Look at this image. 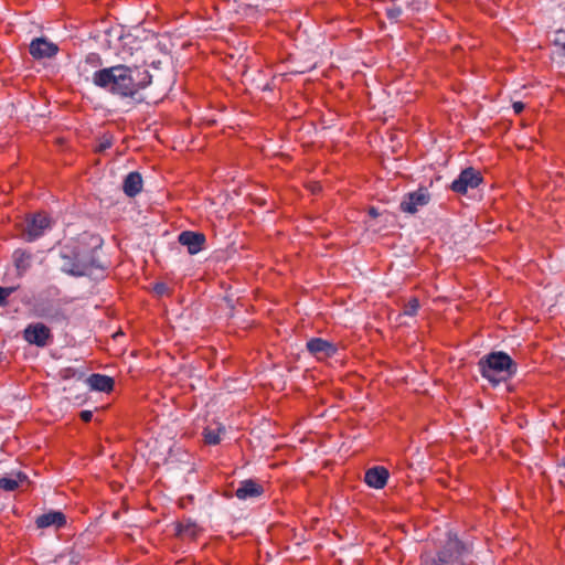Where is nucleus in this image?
<instances>
[{
  "instance_id": "nucleus-6",
  "label": "nucleus",
  "mask_w": 565,
  "mask_h": 565,
  "mask_svg": "<svg viewBox=\"0 0 565 565\" xmlns=\"http://www.w3.org/2000/svg\"><path fill=\"white\" fill-rule=\"evenodd\" d=\"M481 182L482 177L480 172L473 168H467L452 181L450 189L458 194H466L469 189L478 188Z\"/></svg>"
},
{
  "instance_id": "nucleus-15",
  "label": "nucleus",
  "mask_w": 565,
  "mask_h": 565,
  "mask_svg": "<svg viewBox=\"0 0 565 565\" xmlns=\"http://www.w3.org/2000/svg\"><path fill=\"white\" fill-rule=\"evenodd\" d=\"M88 386L90 387V390L93 391H97V392H105V393H108L113 390L114 387V380L107 375H103V374H92L87 380H86Z\"/></svg>"
},
{
  "instance_id": "nucleus-19",
  "label": "nucleus",
  "mask_w": 565,
  "mask_h": 565,
  "mask_svg": "<svg viewBox=\"0 0 565 565\" xmlns=\"http://www.w3.org/2000/svg\"><path fill=\"white\" fill-rule=\"evenodd\" d=\"M25 476L18 473L17 478L2 477L0 478V489L4 491H13L19 487V483Z\"/></svg>"
},
{
  "instance_id": "nucleus-16",
  "label": "nucleus",
  "mask_w": 565,
  "mask_h": 565,
  "mask_svg": "<svg viewBox=\"0 0 565 565\" xmlns=\"http://www.w3.org/2000/svg\"><path fill=\"white\" fill-rule=\"evenodd\" d=\"M124 192L132 198L142 190V178L138 172H130L124 180Z\"/></svg>"
},
{
  "instance_id": "nucleus-13",
  "label": "nucleus",
  "mask_w": 565,
  "mask_h": 565,
  "mask_svg": "<svg viewBox=\"0 0 565 565\" xmlns=\"http://www.w3.org/2000/svg\"><path fill=\"white\" fill-rule=\"evenodd\" d=\"M263 493V487L254 480H244L235 491V495L241 500L259 497Z\"/></svg>"
},
{
  "instance_id": "nucleus-27",
  "label": "nucleus",
  "mask_w": 565,
  "mask_h": 565,
  "mask_svg": "<svg viewBox=\"0 0 565 565\" xmlns=\"http://www.w3.org/2000/svg\"><path fill=\"white\" fill-rule=\"evenodd\" d=\"M92 417H93V413L90 411H83V412H81L82 420L87 423V422H89L92 419Z\"/></svg>"
},
{
  "instance_id": "nucleus-11",
  "label": "nucleus",
  "mask_w": 565,
  "mask_h": 565,
  "mask_svg": "<svg viewBox=\"0 0 565 565\" xmlns=\"http://www.w3.org/2000/svg\"><path fill=\"white\" fill-rule=\"evenodd\" d=\"M388 477L386 468L376 466L366 470L364 481L371 488L382 489L386 486Z\"/></svg>"
},
{
  "instance_id": "nucleus-17",
  "label": "nucleus",
  "mask_w": 565,
  "mask_h": 565,
  "mask_svg": "<svg viewBox=\"0 0 565 565\" xmlns=\"http://www.w3.org/2000/svg\"><path fill=\"white\" fill-rule=\"evenodd\" d=\"M199 532V526L191 521H185L178 525V534L181 537L195 539Z\"/></svg>"
},
{
  "instance_id": "nucleus-28",
  "label": "nucleus",
  "mask_w": 565,
  "mask_h": 565,
  "mask_svg": "<svg viewBox=\"0 0 565 565\" xmlns=\"http://www.w3.org/2000/svg\"><path fill=\"white\" fill-rule=\"evenodd\" d=\"M109 147H110V142L109 141L100 143V150H104V149L109 148Z\"/></svg>"
},
{
  "instance_id": "nucleus-5",
  "label": "nucleus",
  "mask_w": 565,
  "mask_h": 565,
  "mask_svg": "<svg viewBox=\"0 0 565 565\" xmlns=\"http://www.w3.org/2000/svg\"><path fill=\"white\" fill-rule=\"evenodd\" d=\"M23 339L29 343L40 348H44L52 341V333L50 328L44 323L35 322L30 323L23 330Z\"/></svg>"
},
{
  "instance_id": "nucleus-1",
  "label": "nucleus",
  "mask_w": 565,
  "mask_h": 565,
  "mask_svg": "<svg viewBox=\"0 0 565 565\" xmlns=\"http://www.w3.org/2000/svg\"><path fill=\"white\" fill-rule=\"evenodd\" d=\"M92 82L114 95L132 97L151 83V75L137 64H119L94 72Z\"/></svg>"
},
{
  "instance_id": "nucleus-4",
  "label": "nucleus",
  "mask_w": 565,
  "mask_h": 565,
  "mask_svg": "<svg viewBox=\"0 0 565 565\" xmlns=\"http://www.w3.org/2000/svg\"><path fill=\"white\" fill-rule=\"evenodd\" d=\"M463 544L457 537H449L445 546L433 558L431 565H449L465 552Z\"/></svg>"
},
{
  "instance_id": "nucleus-29",
  "label": "nucleus",
  "mask_w": 565,
  "mask_h": 565,
  "mask_svg": "<svg viewBox=\"0 0 565 565\" xmlns=\"http://www.w3.org/2000/svg\"><path fill=\"white\" fill-rule=\"evenodd\" d=\"M156 289H157L159 292H160V291H162V289H163V285H159V286H157V287H156Z\"/></svg>"
},
{
  "instance_id": "nucleus-20",
  "label": "nucleus",
  "mask_w": 565,
  "mask_h": 565,
  "mask_svg": "<svg viewBox=\"0 0 565 565\" xmlns=\"http://www.w3.org/2000/svg\"><path fill=\"white\" fill-rule=\"evenodd\" d=\"M100 64H102V58H100V56H99L97 53H89V54L86 56V58H85L84 63H83V64H81V66H79V67H81V71L84 73V72H87L86 65H89V66H92L93 68H95V67L100 66Z\"/></svg>"
},
{
  "instance_id": "nucleus-25",
  "label": "nucleus",
  "mask_w": 565,
  "mask_h": 565,
  "mask_svg": "<svg viewBox=\"0 0 565 565\" xmlns=\"http://www.w3.org/2000/svg\"><path fill=\"white\" fill-rule=\"evenodd\" d=\"M307 347L309 349V351L313 354H316L318 352V339H311L308 343H307Z\"/></svg>"
},
{
  "instance_id": "nucleus-9",
  "label": "nucleus",
  "mask_w": 565,
  "mask_h": 565,
  "mask_svg": "<svg viewBox=\"0 0 565 565\" xmlns=\"http://www.w3.org/2000/svg\"><path fill=\"white\" fill-rule=\"evenodd\" d=\"M57 51V45L44 38H36L30 43V54L36 60L50 58L54 56Z\"/></svg>"
},
{
  "instance_id": "nucleus-8",
  "label": "nucleus",
  "mask_w": 565,
  "mask_h": 565,
  "mask_svg": "<svg viewBox=\"0 0 565 565\" xmlns=\"http://www.w3.org/2000/svg\"><path fill=\"white\" fill-rule=\"evenodd\" d=\"M52 225L51 218L43 213H38L28 222L24 231L25 239L33 242L43 235L44 231Z\"/></svg>"
},
{
  "instance_id": "nucleus-23",
  "label": "nucleus",
  "mask_w": 565,
  "mask_h": 565,
  "mask_svg": "<svg viewBox=\"0 0 565 565\" xmlns=\"http://www.w3.org/2000/svg\"><path fill=\"white\" fill-rule=\"evenodd\" d=\"M15 291L14 287H0V305L7 303V298Z\"/></svg>"
},
{
  "instance_id": "nucleus-10",
  "label": "nucleus",
  "mask_w": 565,
  "mask_h": 565,
  "mask_svg": "<svg viewBox=\"0 0 565 565\" xmlns=\"http://www.w3.org/2000/svg\"><path fill=\"white\" fill-rule=\"evenodd\" d=\"M179 243L186 246L191 255L198 254L202 250L205 243V236L202 233L184 231L179 235Z\"/></svg>"
},
{
  "instance_id": "nucleus-26",
  "label": "nucleus",
  "mask_w": 565,
  "mask_h": 565,
  "mask_svg": "<svg viewBox=\"0 0 565 565\" xmlns=\"http://www.w3.org/2000/svg\"><path fill=\"white\" fill-rule=\"evenodd\" d=\"M512 108H513V111H514L516 115H519V114H521V113L523 111V109L525 108V105H524V103H522V102H514V103L512 104Z\"/></svg>"
},
{
  "instance_id": "nucleus-3",
  "label": "nucleus",
  "mask_w": 565,
  "mask_h": 565,
  "mask_svg": "<svg viewBox=\"0 0 565 565\" xmlns=\"http://www.w3.org/2000/svg\"><path fill=\"white\" fill-rule=\"evenodd\" d=\"M481 375L497 385L507 381L516 372V364L504 352H492L480 359L478 363Z\"/></svg>"
},
{
  "instance_id": "nucleus-7",
  "label": "nucleus",
  "mask_w": 565,
  "mask_h": 565,
  "mask_svg": "<svg viewBox=\"0 0 565 565\" xmlns=\"http://www.w3.org/2000/svg\"><path fill=\"white\" fill-rule=\"evenodd\" d=\"M430 201V194L424 188L411 192L404 196L401 202V210L405 213L414 214L420 207L427 205Z\"/></svg>"
},
{
  "instance_id": "nucleus-2",
  "label": "nucleus",
  "mask_w": 565,
  "mask_h": 565,
  "mask_svg": "<svg viewBox=\"0 0 565 565\" xmlns=\"http://www.w3.org/2000/svg\"><path fill=\"white\" fill-rule=\"evenodd\" d=\"M95 249L79 242L65 244L61 249L63 271L84 276L90 274L94 267H98L95 258Z\"/></svg>"
},
{
  "instance_id": "nucleus-24",
  "label": "nucleus",
  "mask_w": 565,
  "mask_h": 565,
  "mask_svg": "<svg viewBox=\"0 0 565 565\" xmlns=\"http://www.w3.org/2000/svg\"><path fill=\"white\" fill-rule=\"evenodd\" d=\"M51 322H64L66 320L65 315L62 311H56L52 315L46 316Z\"/></svg>"
},
{
  "instance_id": "nucleus-22",
  "label": "nucleus",
  "mask_w": 565,
  "mask_h": 565,
  "mask_svg": "<svg viewBox=\"0 0 565 565\" xmlns=\"http://www.w3.org/2000/svg\"><path fill=\"white\" fill-rule=\"evenodd\" d=\"M419 309V301L417 298H412L407 301V303H405L404 306V309H403V313L405 316H409V317H413L417 313Z\"/></svg>"
},
{
  "instance_id": "nucleus-21",
  "label": "nucleus",
  "mask_w": 565,
  "mask_h": 565,
  "mask_svg": "<svg viewBox=\"0 0 565 565\" xmlns=\"http://www.w3.org/2000/svg\"><path fill=\"white\" fill-rule=\"evenodd\" d=\"M337 352L338 349L334 344L320 339V360L322 359V355L326 358H331L335 355Z\"/></svg>"
},
{
  "instance_id": "nucleus-12",
  "label": "nucleus",
  "mask_w": 565,
  "mask_h": 565,
  "mask_svg": "<svg viewBox=\"0 0 565 565\" xmlns=\"http://www.w3.org/2000/svg\"><path fill=\"white\" fill-rule=\"evenodd\" d=\"M35 523L39 529H46L50 526H55L56 529H60L65 525L66 519L62 512L51 511L49 513H44L38 516Z\"/></svg>"
},
{
  "instance_id": "nucleus-18",
  "label": "nucleus",
  "mask_w": 565,
  "mask_h": 565,
  "mask_svg": "<svg viewBox=\"0 0 565 565\" xmlns=\"http://www.w3.org/2000/svg\"><path fill=\"white\" fill-rule=\"evenodd\" d=\"M225 429L223 427H207L204 429V441L209 445H217L221 441V434H223Z\"/></svg>"
},
{
  "instance_id": "nucleus-14",
  "label": "nucleus",
  "mask_w": 565,
  "mask_h": 565,
  "mask_svg": "<svg viewBox=\"0 0 565 565\" xmlns=\"http://www.w3.org/2000/svg\"><path fill=\"white\" fill-rule=\"evenodd\" d=\"M12 258L18 276L22 277L31 267L32 254L24 249H17L14 250Z\"/></svg>"
}]
</instances>
